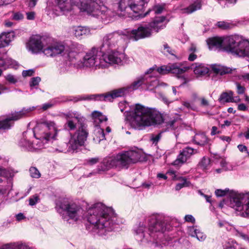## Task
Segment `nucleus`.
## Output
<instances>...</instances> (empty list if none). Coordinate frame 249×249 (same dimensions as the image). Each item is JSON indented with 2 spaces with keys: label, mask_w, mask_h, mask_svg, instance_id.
Returning a JSON list of instances; mask_svg holds the SVG:
<instances>
[{
  "label": "nucleus",
  "mask_w": 249,
  "mask_h": 249,
  "mask_svg": "<svg viewBox=\"0 0 249 249\" xmlns=\"http://www.w3.org/2000/svg\"><path fill=\"white\" fill-rule=\"evenodd\" d=\"M86 217L91 225L93 231L102 237H106L116 228L117 217L113 210L101 202L89 208Z\"/></svg>",
  "instance_id": "obj_1"
},
{
  "label": "nucleus",
  "mask_w": 249,
  "mask_h": 249,
  "mask_svg": "<svg viewBox=\"0 0 249 249\" xmlns=\"http://www.w3.org/2000/svg\"><path fill=\"white\" fill-rule=\"evenodd\" d=\"M23 132L24 137L21 139L18 145L25 150L34 151L46 147L56 139L59 131L54 125H35Z\"/></svg>",
  "instance_id": "obj_2"
},
{
  "label": "nucleus",
  "mask_w": 249,
  "mask_h": 249,
  "mask_svg": "<svg viewBox=\"0 0 249 249\" xmlns=\"http://www.w3.org/2000/svg\"><path fill=\"white\" fill-rule=\"evenodd\" d=\"M119 107L124 113L125 120L131 124H161L165 120L163 113L155 108L140 104L130 106L126 101L120 102Z\"/></svg>",
  "instance_id": "obj_3"
},
{
  "label": "nucleus",
  "mask_w": 249,
  "mask_h": 249,
  "mask_svg": "<svg viewBox=\"0 0 249 249\" xmlns=\"http://www.w3.org/2000/svg\"><path fill=\"white\" fill-rule=\"evenodd\" d=\"M169 220L168 216L162 214L152 215L147 220L140 222L134 227L136 239L139 241L158 242L162 237L164 231L170 230Z\"/></svg>",
  "instance_id": "obj_4"
},
{
  "label": "nucleus",
  "mask_w": 249,
  "mask_h": 249,
  "mask_svg": "<svg viewBox=\"0 0 249 249\" xmlns=\"http://www.w3.org/2000/svg\"><path fill=\"white\" fill-rule=\"evenodd\" d=\"M123 56L124 54L119 52L104 53L100 49L93 48L86 53L80 64L76 65L75 63L67 62L66 65H73L77 68L86 67L96 70L106 68L108 64H120Z\"/></svg>",
  "instance_id": "obj_5"
},
{
  "label": "nucleus",
  "mask_w": 249,
  "mask_h": 249,
  "mask_svg": "<svg viewBox=\"0 0 249 249\" xmlns=\"http://www.w3.org/2000/svg\"><path fill=\"white\" fill-rule=\"evenodd\" d=\"M141 157V153L135 150L122 151L116 155L107 157L98 166L96 171L90 173L89 176L97 173L100 174L111 169L119 170L128 169L131 164L139 161Z\"/></svg>",
  "instance_id": "obj_6"
},
{
  "label": "nucleus",
  "mask_w": 249,
  "mask_h": 249,
  "mask_svg": "<svg viewBox=\"0 0 249 249\" xmlns=\"http://www.w3.org/2000/svg\"><path fill=\"white\" fill-rule=\"evenodd\" d=\"M62 126L54 125L57 129L60 130L57 136L61 132L69 133L71 135V138L68 143H64L63 144V146L67 147L66 148H61L60 149H56V150L64 153L67 152H77L80 147L84 145L89 135L85 125H78V128H76V125H63L64 126L63 128H59L57 127Z\"/></svg>",
  "instance_id": "obj_7"
},
{
  "label": "nucleus",
  "mask_w": 249,
  "mask_h": 249,
  "mask_svg": "<svg viewBox=\"0 0 249 249\" xmlns=\"http://www.w3.org/2000/svg\"><path fill=\"white\" fill-rule=\"evenodd\" d=\"M83 11L95 17L105 23L113 20L117 16V13L105 5L99 4L96 0H85L82 7Z\"/></svg>",
  "instance_id": "obj_8"
},
{
  "label": "nucleus",
  "mask_w": 249,
  "mask_h": 249,
  "mask_svg": "<svg viewBox=\"0 0 249 249\" xmlns=\"http://www.w3.org/2000/svg\"><path fill=\"white\" fill-rule=\"evenodd\" d=\"M224 51L242 57L249 55V41L238 35L224 36Z\"/></svg>",
  "instance_id": "obj_9"
},
{
  "label": "nucleus",
  "mask_w": 249,
  "mask_h": 249,
  "mask_svg": "<svg viewBox=\"0 0 249 249\" xmlns=\"http://www.w3.org/2000/svg\"><path fill=\"white\" fill-rule=\"evenodd\" d=\"M56 208L61 213V211L66 213L67 215H62V218L68 221L69 217L74 221H77L80 217H85L82 215L83 210L81 208L73 202H70L68 199H63L56 203Z\"/></svg>",
  "instance_id": "obj_10"
},
{
  "label": "nucleus",
  "mask_w": 249,
  "mask_h": 249,
  "mask_svg": "<svg viewBox=\"0 0 249 249\" xmlns=\"http://www.w3.org/2000/svg\"><path fill=\"white\" fill-rule=\"evenodd\" d=\"M126 90L125 88H121L103 94L78 95L73 97L71 100L75 102L83 100L112 102L114 99L124 96Z\"/></svg>",
  "instance_id": "obj_11"
},
{
  "label": "nucleus",
  "mask_w": 249,
  "mask_h": 249,
  "mask_svg": "<svg viewBox=\"0 0 249 249\" xmlns=\"http://www.w3.org/2000/svg\"><path fill=\"white\" fill-rule=\"evenodd\" d=\"M153 67L155 68V70L154 71H153V73L158 76V73L164 75L169 73H172L176 74L177 77L180 79L182 81V83L179 86H181L183 84L187 83L188 81V80L181 74L188 70L190 69V67H181L180 64L174 63L170 64L167 65L161 66L159 68H157L156 65Z\"/></svg>",
  "instance_id": "obj_12"
},
{
  "label": "nucleus",
  "mask_w": 249,
  "mask_h": 249,
  "mask_svg": "<svg viewBox=\"0 0 249 249\" xmlns=\"http://www.w3.org/2000/svg\"><path fill=\"white\" fill-rule=\"evenodd\" d=\"M230 201L232 207L237 211L241 212L242 216L249 217V193H234Z\"/></svg>",
  "instance_id": "obj_13"
},
{
  "label": "nucleus",
  "mask_w": 249,
  "mask_h": 249,
  "mask_svg": "<svg viewBox=\"0 0 249 249\" xmlns=\"http://www.w3.org/2000/svg\"><path fill=\"white\" fill-rule=\"evenodd\" d=\"M51 40V38L45 36H40L38 35L32 36L27 43V48L33 53H37L42 52L48 43Z\"/></svg>",
  "instance_id": "obj_14"
},
{
  "label": "nucleus",
  "mask_w": 249,
  "mask_h": 249,
  "mask_svg": "<svg viewBox=\"0 0 249 249\" xmlns=\"http://www.w3.org/2000/svg\"><path fill=\"white\" fill-rule=\"evenodd\" d=\"M14 35L13 32L3 33L0 35V48L8 46L10 42L13 39ZM0 59L3 60L4 63L7 64L5 66H0L6 70L8 68L17 69V62L11 58L1 56L0 53Z\"/></svg>",
  "instance_id": "obj_15"
},
{
  "label": "nucleus",
  "mask_w": 249,
  "mask_h": 249,
  "mask_svg": "<svg viewBox=\"0 0 249 249\" xmlns=\"http://www.w3.org/2000/svg\"><path fill=\"white\" fill-rule=\"evenodd\" d=\"M146 0H120L119 9L121 11L129 12L131 10L135 13L142 11L146 3Z\"/></svg>",
  "instance_id": "obj_16"
},
{
  "label": "nucleus",
  "mask_w": 249,
  "mask_h": 249,
  "mask_svg": "<svg viewBox=\"0 0 249 249\" xmlns=\"http://www.w3.org/2000/svg\"><path fill=\"white\" fill-rule=\"evenodd\" d=\"M122 38V36L118 32H115L107 34L103 38V43L100 49L104 53H108L111 52H118L114 51L109 52V51L115 48Z\"/></svg>",
  "instance_id": "obj_17"
},
{
  "label": "nucleus",
  "mask_w": 249,
  "mask_h": 249,
  "mask_svg": "<svg viewBox=\"0 0 249 249\" xmlns=\"http://www.w3.org/2000/svg\"><path fill=\"white\" fill-rule=\"evenodd\" d=\"M152 35V30L149 25H140L137 29L128 32L129 38L137 41L140 39L149 37Z\"/></svg>",
  "instance_id": "obj_18"
},
{
  "label": "nucleus",
  "mask_w": 249,
  "mask_h": 249,
  "mask_svg": "<svg viewBox=\"0 0 249 249\" xmlns=\"http://www.w3.org/2000/svg\"><path fill=\"white\" fill-rule=\"evenodd\" d=\"M55 1L58 8L64 14L71 11L74 6L83 11L82 7L85 4V1H81L80 0H55Z\"/></svg>",
  "instance_id": "obj_19"
},
{
  "label": "nucleus",
  "mask_w": 249,
  "mask_h": 249,
  "mask_svg": "<svg viewBox=\"0 0 249 249\" xmlns=\"http://www.w3.org/2000/svg\"><path fill=\"white\" fill-rule=\"evenodd\" d=\"M52 38L44 49L43 53L48 57H54L61 54L65 49V46L60 42L52 43Z\"/></svg>",
  "instance_id": "obj_20"
},
{
  "label": "nucleus",
  "mask_w": 249,
  "mask_h": 249,
  "mask_svg": "<svg viewBox=\"0 0 249 249\" xmlns=\"http://www.w3.org/2000/svg\"><path fill=\"white\" fill-rule=\"evenodd\" d=\"M36 107H32L27 108H23L19 112H16L6 117H0V124H9L12 121H17L18 119L26 116L28 113L35 110Z\"/></svg>",
  "instance_id": "obj_21"
},
{
  "label": "nucleus",
  "mask_w": 249,
  "mask_h": 249,
  "mask_svg": "<svg viewBox=\"0 0 249 249\" xmlns=\"http://www.w3.org/2000/svg\"><path fill=\"white\" fill-rule=\"evenodd\" d=\"M196 150L194 149L186 147L180 151L177 159L173 162V165L179 166L186 162L193 155Z\"/></svg>",
  "instance_id": "obj_22"
},
{
  "label": "nucleus",
  "mask_w": 249,
  "mask_h": 249,
  "mask_svg": "<svg viewBox=\"0 0 249 249\" xmlns=\"http://www.w3.org/2000/svg\"><path fill=\"white\" fill-rule=\"evenodd\" d=\"M101 125H95L93 132V141L95 143L100 144L101 142H106L105 136L107 133L111 132V128L107 127L105 131L103 128L100 127Z\"/></svg>",
  "instance_id": "obj_23"
},
{
  "label": "nucleus",
  "mask_w": 249,
  "mask_h": 249,
  "mask_svg": "<svg viewBox=\"0 0 249 249\" xmlns=\"http://www.w3.org/2000/svg\"><path fill=\"white\" fill-rule=\"evenodd\" d=\"M168 20L163 16L155 17L148 25L152 31L158 33L160 30L164 28Z\"/></svg>",
  "instance_id": "obj_24"
},
{
  "label": "nucleus",
  "mask_w": 249,
  "mask_h": 249,
  "mask_svg": "<svg viewBox=\"0 0 249 249\" xmlns=\"http://www.w3.org/2000/svg\"><path fill=\"white\" fill-rule=\"evenodd\" d=\"M67 124H83L86 119L77 112H69L65 115Z\"/></svg>",
  "instance_id": "obj_25"
},
{
  "label": "nucleus",
  "mask_w": 249,
  "mask_h": 249,
  "mask_svg": "<svg viewBox=\"0 0 249 249\" xmlns=\"http://www.w3.org/2000/svg\"><path fill=\"white\" fill-rule=\"evenodd\" d=\"M224 37H213L207 40L210 50H220L224 51Z\"/></svg>",
  "instance_id": "obj_26"
},
{
  "label": "nucleus",
  "mask_w": 249,
  "mask_h": 249,
  "mask_svg": "<svg viewBox=\"0 0 249 249\" xmlns=\"http://www.w3.org/2000/svg\"><path fill=\"white\" fill-rule=\"evenodd\" d=\"M211 68L213 72L217 74L223 75L229 73H233L236 71V69L231 68L224 66L213 64L211 66Z\"/></svg>",
  "instance_id": "obj_27"
},
{
  "label": "nucleus",
  "mask_w": 249,
  "mask_h": 249,
  "mask_svg": "<svg viewBox=\"0 0 249 249\" xmlns=\"http://www.w3.org/2000/svg\"><path fill=\"white\" fill-rule=\"evenodd\" d=\"M155 70L154 67L150 68L146 72L145 75H147L150 78L148 79V82L147 84H145L147 89H152L156 87L158 84V81L157 79L158 75L153 73Z\"/></svg>",
  "instance_id": "obj_28"
},
{
  "label": "nucleus",
  "mask_w": 249,
  "mask_h": 249,
  "mask_svg": "<svg viewBox=\"0 0 249 249\" xmlns=\"http://www.w3.org/2000/svg\"><path fill=\"white\" fill-rule=\"evenodd\" d=\"M90 115L95 124L107 123V117L100 111L94 110Z\"/></svg>",
  "instance_id": "obj_29"
},
{
  "label": "nucleus",
  "mask_w": 249,
  "mask_h": 249,
  "mask_svg": "<svg viewBox=\"0 0 249 249\" xmlns=\"http://www.w3.org/2000/svg\"><path fill=\"white\" fill-rule=\"evenodd\" d=\"M194 67V71L197 76H202L207 74L209 71V69L204 64L195 63L192 65Z\"/></svg>",
  "instance_id": "obj_30"
},
{
  "label": "nucleus",
  "mask_w": 249,
  "mask_h": 249,
  "mask_svg": "<svg viewBox=\"0 0 249 249\" xmlns=\"http://www.w3.org/2000/svg\"><path fill=\"white\" fill-rule=\"evenodd\" d=\"M202 3L201 0H197L188 7L181 9V13L183 14H191L197 10L200 9Z\"/></svg>",
  "instance_id": "obj_31"
},
{
  "label": "nucleus",
  "mask_w": 249,
  "mask_h": 249,
  "mask_svg": "<svg viewBox=\"0 0 249 249\" xmlns=\"http://www.w3.org/2000/svg\"><path fill=\"white\" fill-rule=\"evenodd\" d=\"M177 128V127H176V125H168L167 128L165 130H161L157 134H151L150 140L152 142L153 144H156L160 140L162 136V134L163 132L166 131H172L175 130Z\"/></svg>",
  "instance_id": "obj_32"
},
{
  "label": "nucleus",
  "mask_w": 249,
  "mask_h": 249,
  "mask_svg": "<svg viewBox=\"0 0 249 249\" xmlns=\"http://www.w3.org/2000/svg\"><path fill=\"white\" fill-rule=\"evenodd\" d=\"M150 77L147 75L144 74V75L140 77L135 81L131 85L130 88L132 90L137 89L141 85L147 84L148 82V79Z\"/></svg>",
  "instance_id": "obj_33"
},
{
  "label": "nucleus",
  "mask_w": 249,
  "mask_h": 249,
  "mask_svg": "<svg viewBox=\"0 0 249 249\" xmlns=\"http://www.w3.org/2000/svg\"><path fill=\"white\" fill-rule=\"evenodd\" d=\"M0 249H28V247L18 242L10 243L1 246Z\"/></svg>",
  "instance_id": "obj_34"
},
{
  "label": "nucleus",
  "mask_w": 249,
  "mask_h": 249,
  "mask_svg": "<svg viewBox=\"0 0 249 249\" xmlns=\"http://www.w3.org/2000/svg\"><path fill=\"white\" fill-rule=\"evenodd\" d=\"M193 141L198 145H204L208 143V139L204 133H201L196 134Z\"/></svg>",
  "instance_id": "obj_35"
},
{
  "label": "nucleus",
  "mask_w": 249,
  "mask_h": 249,
  "mask_svg": "<svg viewBox=\"0 0 249 249\" xmlns=\"http://www.w3.org/2000/svg\"><path fill=\"white\" fill-rule=\"evenodd\" d=\"M73 31L75 36L78 38H81L83 36L88 35L89 33L88 28L82 26L74 27Z\"/></svg>",
  "instance_id": "obj_36"
},
{
  "label": "nucleus",
  "mask_w": 249,
  "mask_h": 249,
  "mask_svg": "<svg viewBox=\"0 0 249 249\" xmlns=\"http://www.w3.org/2000/svg\"><path fill=\"white\" fill-rule=\"evenodd\" d=\"M176 180L180 181V182L177 183L175 189L177 191H179L183 187H189L191 184V182L184 177H178L176 178Z\"/></svg>",
  "instance_id": "obj_37"
},
{
  "label": "nucleus",
  "mask_w": 249,
  "mask_h": 249,
  "mask_svg": "<svg viewBox=\"0 0 249 249\" xmlns=\"http://www.w3.org/2000/svg\"><path fill=\"white\" fill-rule=\"evenodd\" d=\"M233 93L232 91H229L228 92H223L219 98V101L221 103H229L235 101L233 97Z\"/></svg>",
  "instance_id": "obj_38"
},
{
  "label": "nucleus",
  "mask_w": 249,
  "mask_h": 249,
  "mask_svg": "<svg viewBox=\"0 0 249 249\" xmlns=\"http://www.w3.org/2000/svg\"><path fill=\"white\" fill-rule=\"evenodd\" d=\"M217 225L219 228L225 229L227 231H231L233 229V226L225 220H219Z\"/></svg>",
  "instance_id": "obj_39"
},
{
  "label": "nucleus",
  "mask_w": 249,
  "mask_h": 249,
  "mask_svg": "<svg viewBox=\"0 0 249 249\" xmlns=\"http://www.w3.org/2000/svg\"><path fill=\"white\" fill-rule=\"evenodd\" d=\"M210 159L208 157H204L200 161L199 165L201 168L203 170H205L208 169L210 166Z\"/></svg>",
  "instance_id": "obj_40"
},
{
  "label": "nucleus",
  "mask_w": 249,
  "mask_h": 249,
  "mask_svg": "<svg viewBox=\"0 0 249 249\" xmlns=\"http://www.w3.org/2000/svg\"><path fill=\"white\" fill-rule=\"evenodd\" d=\"M29 172L31 177L33 178H39L41 174L38 169L35 167H31L29 169Z\"/></svg>",
  "instance_id": "obj_41"
},
{
  "label": "nucleus",
  "mask_w": 249,
  "mask_h": 249,
  "mask_svg": "<svg viewBox=\"0 0 249 249\" xmlns=\"http://www.w3.org/2000/svg\"><path fill=\"white\" fill-rule=\"evenodd\" d=\"M217 26L222 29H228L231 27L232 25L226 21H219L216 23Z\"/></svg>",
  "instance_id": "obj_42"
},
{
  "label": "nucleus",
  "mask_w": 249,
  "mask_h": 249,
  "mask_svg": "<svg viewBox=\"0 0 249 249\" xmlns=\"http://www.w3.org/2000/svg\"><path fill=\"white\" fill-rule=\"evenodd\" d=\"M100 160V159L98 157L92 158L87 159L85 163V165H93L97 163Z\"/></svg>",
  "instance_id": "obj_43"
},
{
  "label": "nucleus",
  "mask_w": 249,
  "mask_h": 249,
  "mask_svg": "<svg viewBox=\"0 0 249 249\" xmlns=\"http://www.w3.org/2000/svg\"><path fill=\"white\" fill-rule=\"evenodd\" d=\"M195 237L199 241H203L206 238V235L198 229Z\"/></svg>",
  "instance_id": "obj_44"
},
{
  "label": "nucleus",
  "mask_w": 249,
  "mask_h": 249,
  "mask_svg": "<svg viewBox=\"0 0 249 249\" xmlns=\"http://www.w3.org/2000/svg\"><path fill=\"white\" fill-rule=\"evenodd\" d=\"M40 81L41 78L37 76L32 78L30 82V87L32 88L38 85Z\"/></svg>",
  "instance_id": "obj_45"
},
{
  "label": "nucleus",
  "mask_w": 249,
  "mask_h": 249,
  "mask_svg": "<svg viewBox=\"0 0 249 249\" xmlns=\"http://www.w3.org/2000/svg\"><path fill=\"white\" fill-rule=\"evenodd\" d=\"M39 200V196L36 195L31 197L29 199V205L33 206L35 205Z\"/></svg>",
  "instance_id": "obj_46"
},
{
  "label": "nucleus",
  "mask_w": 249,
  "mask_h": 249,
  "mask_svg": "<svg viewBox=\"0 0 249 249\" xmlns=\"http://www.w3.org/2000/svg\"><path fill=\"white\" fill-rule=\"evenodd\" d=\"M5 79L11 84H15L17 82V79L12 74H9L5 76Z\"/></svg>",
  "instance_id": "obj_47"
},
{
  "label": "nucleus",
  "mask_w": 249,
  "mask_h": 249,
  "mask_svg": "<svg viewBox=\"0 0 249 249\" xmlns=\"http://www.w3.org/2000/svg\"><path fill=\"white\" fill-rule=\"evenodd\" d=\"M197 230L196 226L189 227L188 229V234L192 237H195Z\"/></svg>",
  "instance_id": "obj_48"
},
{
  "label": "nucleus",
  "mask_w": 249,
  "mask_h": 249,
  "mask_svg": "<svg viewBox=\"0 0 249 249\" xmlns=\"http://www.w3.org/2000/svg\"><path fill=\"white\" fill-rule=\"evenodd\" d=\"M24 16L20 12L14 13L12 15V19L15 20H20L23 18Z\"/></svg>",
  "instance_id": "obj_49"
},
{
  "label": "nucleus",
  "mask_w": 249,
  "mask_h": 249,
  "mask_svg": "<svg viewBox=\"0 0 249 249\" xmlns=\"http://www.w3.org/2000/svg\"><path fill=\"white\" fill-rule=\"evenodd\" d=\"M164 7L162 5H158L155 6L153 8V11L156 14H159L162 12Z\"/></svg>",
  "instance_id": "obj_50"
},
{
  "label": "nucleus",
  "mask_w": 249,
  "mask_h": 249,
  "mask_svg": "<svg viewBox=\"0 0 249 249\" xmlns=\"http://www.w3.org/2000/svg\"><path fill=\"white\" fill-rule=\"evenodd\" d=\"M229 189H225L224 190L221 189H217L215 191V194L217 196H223L226 195Z\"/></svg>",
  "instance_id": "obj_51"
},
{
  "label": "nucleus",
  "mask_w": 249,
  "mask_h": 249,
  "mask_svg": "<svg viewBox=\"0 0 249 249\" xmlns=\"http://www.w3.org/2000/svg\"><path fill=\"white\" fill-rule=\"evenodd\" d=\"M200 102V106L207 107L210 106L209 101L204 97H201L199 99Z\"/></svg>",
  "instance_id": "obj_52"
},
{
  "label": "nucleus",
  "mask_w": 249,
  "mask_h": 249,
  "mask_svg": "<svg viewBox=\"0 0 249 249\" xmlns=\"http://www.w3.org/2000/svg\"><path fill=\"white\" fill-rule=\"evenodd\" d=\"M237 87V92L239 94H242L245 92V88L244 87L241 86L239 83H236Z\"/></svg>",
  "instance_id": "obj_53"
},
{
  "label": "nucleus",
  "mask_w": 249,
  "mask_h": 249,
  "mask_svg": "<svg viewBox=\"0 0 249 249\" xmlns=\"http://www.w3.org/2000/svg\"><path fill=\"white\" fill-rule=\"evenodd\" d=\"M184 220L185 221L188 222H191L193 224H194L195 223V218L191 214H187L184 217Z\"/></svg>",
  "instance_id": "obj_54"
},
{
  "label": "nucleus",
  "mask_w": 249,
  "mask_h": 249,
  "mask_svg": "<svg viewBox=\"0 0 249 249\" xmlns=\"http://www.w3.org/2000/svg\"><path fill=\"white\" fill-rule=\"evenodd\" d=\"M35 71L34 70H25L22 71V74L23 77L31 76L33 75Z\"/></svg>",
  "instance_id": "obj_55"
},
{
  "label": "nucleus",
  "mask_w": 249,
  "mask_h": 249,
  "mask_svg": "<svg viewBox=\"0 0 249 249\" xmlns=\"http://www.w3.org/2000/svg\"><path fill=\"white\" fill-rule=\"evenodd\" d=\"M223 249H244L239 248L236 243H234L232 245H231V244L228 245V246H227L225 248H224Z\"/></svg>",
  "instance_id": "obj_56"
},
{
  "label": "nucleus",
  "mask_w": 249,
  "mask_h": 249,
  "mask_svg": "<svg viewBox=\"0 0 249 249\" xmlns=\"http://www.w3.org/2000/svg\"><path fill=\"white\" fill-rule=\"evenodd\" d=\"M149 125H130L129 129H134V130H143L145 128L146 126H148Z\"/></svg>",
  "instance_id": "obj_57"
},
{
  "label": "nucleus",
  "mask_w": 249,
  "mask_h": 249,
  "mask_svg": "<svg viewBox=\"0 0 249 249\" xmlns=\"http://www.w3.org/2000/svg\"><path fill=\"white\" fill-rule=\"evenodd\" d=\"M12 125H0V133H2L11 129Z\"/></svg>",
  "instance_id": "obj_58"
},
{
  "label": "nucleus",
  "mask_w": 249,
  "mask_h": 249,
  "mask_svg": "<svg viewBox=\"0 0 249 249\" xmlns=\"http://www.w3.org/2000/svg\"><path fill=\"white\" fill-rule=\"evenodd\" d=\"M239 79H242L245 81H249V73H245L244 74H241L239 76Z\"/></svg>",
  "instance_id": "obj_59"
},
{
  "label": "nucleus",
  "mask_w": 249,
  "mask_h": 249,
  "mask_svg": "<svg viewBox=\"0 0 249 249\" xmlns=\"http://www.w3.org/2000/svg\"><path fill=\"white\" fill-rule=\"evenodd\" d=\"M27 18L28 20H33L35 19V13L34 12H30L26 13Z\"/></svg>",
  "instance_id": "obj_60"
},
{
  "label": "nucleus",
  "mask_w": 249,
  "mask_h": 249,
  "mask_svg": "<svg viewBox=\"0 0 249 249\" xmlns=\"http://www.w3.org/2000/svg\"><path fill=\"white\" fill-rule=\"evenodd\" d=\"M237 148L238 149V150L241 152H247V147L244 145H243V144H239L238 146H237Z\"/></svg>",
  "instance_id": "obj_61"
},
{
  "label": "nucleus",
  "mask_w": 249,
  "mask_h": 249,
  "mask_svg": "<svg viewBox=\"0 0 249 249\" xmlns=\"http://www.w3.org/2000/svg\"><path fill=\"white\" fill-rule=\"evenodd\" d=\"M164 49V50H166L167 52H168L169 54L175 55L174 53H173V51L170 49V47L168 46V45L166 44L163 45Z\"/></svg>",
  "instance_id": "obj_62"
},
{
  "label": "nucleus",
  "mask_w": 249,
  "mask_h": 249,
  "mask_svg": "<svg viewBox=\"0 0 249 249\" xmlns=\"http://www.w3.org/2000/svg\"><path fill=\"white\" fill-rule=\"evenodd\" d=\"M37 0H29L28 6L31 8H33L35 6L36 4Z\"/></svg>",
  "instance_id": "obj_63"
},
{
  "label": "nucleus",
  "mask_w": 249,
  "mask_h": 249,
  "mask_svg": "<svg viewBox=\"0 0 249 249\" xmlns=\"http://www.w3.org/2000/svg\"><path fill=\"white\" fill-rule=\"evenodd\" d=\"M238 109L241 111H245L247 109V107L244 104H240L238 106Z\"/></svg>",
  "instance_id": "obj_64"
}]
</instances>
